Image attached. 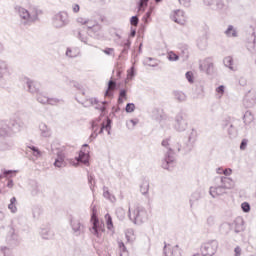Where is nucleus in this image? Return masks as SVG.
<instances>
[{
    "instance_id": "16",
    "label": "nucleus",
    "mask_w": 256,
    "mask_h": 256,
    "mask_svg": "<svg viewBox=\"0 0 256 256\" xmlns=\"http://www.w3.org/2000/svg\"><path fill=\"white\" fill-rule=\"evenodd\" d=\"M26 88L29 91V93H32V95H37L41 92V85L33 80H27L26 81Z\"/></svg>"
},
{
    "instance_id": "36",
    "label": "nucleus",
    "mask_w": 256,
    "mask_h": 256,
    "mask_svg": "<svg viewBox=\"0 0 256 256\" xmlns=\"http://www.w3.org/2000/svg\"><path fill=\"white\" fill-rule=\"evenodd\" d=\"M149 5V0H139L137 3L138 13H144Z\"/></svg>"
},
{
    "instance_id": "57",
    "label": "nucleus",
    "mask_w": 256,
    "mask_h": 256,
    "mask_svg": "<svg viewBox=\"0 0 256 256\" xmlns=\"http://www.w3.org/2000/svg\"><path fill=\"white\" fill-rule=\"evenodd\" d=\"M126 113H133L135 111V104L134 103H128L125 107Z\"/></svg>"
},
{
    "instance_id": "11",
    "label": "nucleus",
    "mask_w": 256,
    "mask_h": 256,
    "mask_svg": "<svg viewBox=\"0 0 256 256\" xmlns=\"http://www.w3.org/2000/svg\"><path fill=\"white\" fill-rule=\"evenodd\" d=\"M88 35L93 37V39H103L105 34L103 33V29L99 24L88 25Z\"/></svg>"
},
{
    "instance_id": "47",
    "label": "nucleus",
    "mask_w": 256,
    "mask_h": 256,
    "mask_svg": "<svg viewBox=\"0 0 256 256\" xmlns=\"http://www.w3.org/2000/svg\"><path fill=\"white\" fill-rule=\"evenodd\" d=\"M123 99H127V90L121 89L118 97V105L123 104Z\"/></svg>"
},
{
    "instance_id": "2",
    "label": "nucleus",
    "mask_w": 256,
    "mask_h": 256,
    "mask_svg": "<svg viewBox=\"0 0 256 256\" xmlns=\"http://www.w3.org/2000/svg\"><path fill=\"white\" fill-rule=\"evenodd\" d=\"M170 141L171 137H168L161 142L162 147L167 149L164 159L162 160V169H166L167 171H171L173 167H175V150L169 146Z\"/></svg>"
},
{
    "instance_id": "63",
    "label": "nucleus",
    "mask_w": 256,
    "mask_h": 256,
    "mask_svg": "<svg viewBox=\"0 0 256 256\" xmlns=\"http://www.w3.org/2000/svg\"><path fill=\"white\" fill-rule=\"evenodd\" d=\"M1 253L4 256H15V255H13V253H11V250H9L7 247L2 248Z\"/></svg>"
},
{
    "instance_id": "9",
    "label": "nucleus",
    "mask_w": 256,
    "mask_h": 256,
    "mask_svg": "<svg viewBox=\"0 0 256 256\" xmlns=\"http://www.w3.org/2000/svg\"><path fill=\"white\" fill-rule=\"evenodd\" d=\"M200 71H204L207 75H213L215 73V64L213 58L208 57L199 64Z\"/></svg>"
},
{
    "instance_id": "41",
    "label": "nucleus",
    "mask_w": 256,
    "mask_h": 256,
    "mask_svg": "<svg viewBox=\"0 0 256 256\" xmlns=\"http://www.w3.org/2000/svg\"><path fill=\"white\" fill-rule=\"evenodd\" d=\"M200 199H201V194L199 192L192 193L190 197V207H193V205H195V203H197V201H199Z\"/></svg>"
},
{
    "instance_id": "32",
    "label": "nucleus",
    "mask_w": 256,
    "mask_h": 256,
    "mask_svg": "<svg viewBox=\"0 0 256 256\" xmlns=\"http://www.w3.org/2000/svg\"><path fill=\"white\" fill-rule=\"evenodd\" d=\"M15 147V143L13 141H2L0 143V151H11Z\"/></svg>"
},
{
    "instance_id": "53",
    "label": "nucleus",
    "mask_w": 256,
    "mask_h": 256,
    "mask_svg": "<svg viewBox=\"0 0 256 256\" xmlns=\"http://www.w3.org/2000/svg\"><path fill=\"white\" fill-rule=\"evenodd\" d=\"M167 57L169 61H179V55H177L173 51H169Z\"/></svg>"
},
{
    "instance_id": "17",
    "label": "nucleus",
    "mask_w": 256,
    "mask_h": 256,
    "mask_svg": "<svg viewBox=\"0 0 256 256\" xmlns=\"http://www.w3.org/2000/svg\"><path fill=\"white\" fill-rule=\"evenodd\" d=\"M203 2L214 11H221L225 7L223 0H203Z\"/></svg>"
},
{
    "instance_id": "18",
    "label": "nucleus",
    "mask_w": 256,
    "mask_h": 256,
    "mask_svg": "<svg viewBox=\"0 0 256 256\" xmlns=\"http://www.w3.org/2000/svg\"><path fill=\"white\" fill-rule=\"evenodd\" d=\"M225 193H227V190L219 183L216 186H211L209 190V194L213 199H215V197L225 195Z\"/></svg>"
},
{
    "instance_id": "34",
    "label": "nucleus",
    "mask_w": 256,
    "mask_h": 256,
    "mask_svg": "<svg viewBox=\"0 0 256 256\" xmlns=\"http://www.w3.org/2000/svg\"><path fill=\"white\" fill-rule=\"evenodd\" d=\"M91 127H92L93 132L91 133V135L89 137V142L90 143L95 141V139H97V137L99 135L97 133V131L99 130V125L96 122H92V126Z\"/></svg>"
},
{
    "instance_id": "8",
    "label": "nucleus",
    "mask_w": 256,
    "mask_h": 256,
    "mask_svg": "<svg viewBox=\"0 0 256 256\" xmlns=\"http://www.w3.org/2000/svg\"><path fill=\"white\" fill-rule=\"evenodd\" d=\"M219 249V242L217 240H209L201 245L200 251L203 256H213Z\"/></svg>"
},
{
    "instance_id": "49",
    "label": "nucleus",
    "mask_w": 256,
    "mask_h": 256,
    "mask_svg": "<svg viewBox=\"0 0 256 256\" xmlns=\"http://www.w3.org/2000/svg\"><path fill=\"white\" fill-rule=\"evenodd\" d=\"M116 216L119 219V221H123L125 219V209L119 207L116 209Z\"/></svg>"
},
{
    "instance_id": "64",
    "label": "nucleus",
    "mask_w": 256,
    "mask_h": 256,
    "mask_svg": "<svg viewBox=\"0 0 256 256\" xmlns=\"http://www.w3.org/2000/svg\"><path fill=\"white\" fill-rule=\"evenodd\" d=\"M15 173H17V171H13V170H5L3 172L4 177H13V175H15Z\"/></svg>"
},
{
    "instance_id": "48",
    "label": "nucleus",
    "mask_w": 256,
    "mask_h": 256,
    "mask_svg": "<svg viewBox=\"0 0 256 256\" xmlns=\"http://www.w3.org/2000/svg\"><path fill=\"white\" fill-rule=\"evenodd\" d=\"M103 197L109 201H111V199H115V196L111 195V192H109V188L107 186L103 187Z\"/></svg>"
},
{
    "instance_id": "37",
    "label": "nucleus",
    "mask_w": 256,
    "mask_h": 256,
    "mask_svg": "<svg viewBox=\"0 0 256 256\" xmlns=\"http://www.w3.org/2000/svg\"><path fill=\"white\" fill-rule=\"evenodd\" d=\"M121 46L123 47L121 55H127V53H129V49H131V40L126 39L121 43Z\"/></svg>"
},
{
    "instance_id": "50",
    "label": "nucleus",
    "mask_w": 256,
    "mask_h": 256,
    "mask_svg": "<svg viewBox=\"0 0 256 256\" xmlns=\"http://www.w3.org/2000/svg\"><path fill=\"white\" fill-rule=\"evenodd\" d=\"M105 219H106L107 229L111 231V229H113V218H111V215L106 214Z\"/></svg>"
},
{
    "instance_id": "10",
    "label": "nucleus",
    "mask_w": 256,
    "mask_h": 256,
    "mask_svg": "<svg viewBox=\"0 0 256 256\" xmlns=\"http://www.w3.org/2000/svg\"><path fill=\"white\" fill-rule=\"evenodd\" d=\"M70 227L75 237H79L80 235H83V233H85V225H83L79 219L71 218Z\"/></svg>"
},
{
    "instance_id": "42",
    "label": "nucleus",
    "mask_w": 256,
    "mask_h": 256,
    "mask_svg": "<svg viewBox=\"0 0 256 256\" xmlns=\"http://www.w3.org/2000/svg\"><path fill=\"white\" fill-rule=\"evenodd\" d=\"M118 247L120 250V256H129V251H127V246H125V243L118 242Z\"/></svg>"
},
{
    "instance_id": "62",
    "label": "nucleus",
    "mask_w": 256,
    "mask_h": 256,
    "mask_svg": "<svg viewBox=\"0 0 256 256\" xmlns=\"http://www.w3.org/2000/svg\"><path fill=\"white\" fill-rule=\"evenodd\" d=\"M185 77H186L188 82L194 83L193 72H191V71L186 72Z\"/></svg>"
},
{
    "instance_id": "23",
    "label": "nucleus",
    "mask_w": 256,
    "mask_h": 256,
    "mask_svg": "<svg viewBox=\"0 0 256 256\" xmlns=\"http://www.w3.org/2000/svg\"><path fill=\"white\" fill-rule=\"evenodd\" d=\"M234 233H243L245 231V220L242 217H238L233 222Z\"/></svg>"
},
{
    "instance_id": "13",
    "label": "nucleus",
    "mask_w": 256,
    "mask_h": 256,
    "mask_svg": "<svg viewBox=\"0 0 256 256\" xmlns=\"http://www.w3.org/2000/svg\"><path fill=\"white\" fill-rule=\"evenodd\" d=\"M163 256H181V250L179 249V245L171 248L170 244L164 242Z\"/></svg>"
},
{
    "instance_id": "52",
    "label": "nucleus",
    "mask_w": 256,
    "mask_h": 256,
    "mask_svg": "<svg viewBox=\"0 0 256 256\" xmlns=\"http://www.w3.org/2000/svg\"><path fill=\"white\" fill-rule=\"evenodd\" d=\"M30 149L34 157H36L37 159L41 157L42 153H41V150H39V148H37L36 146H30Z\"/></svg>"
},
{
    "instance_id": "7",
    "label": "nucleus",
    "mask_w": 256,
    "mask_h": 256,
    "mask_svg": "<svg viewBox=\"0 0 256 256\" xmlns=\"http://www.w3.org/2000/svg\"><path fill=\"white\" fill-rule=\"evenodd\" d=\"M52 25L55 29H63L69 25V14L65 11H61L55 14L52 18Z\"/></svg>"
},
{
    "instance_id": "4",
    "label": "nucleus",
    "mask_w": 256,
    "mask_h": 256,
    "mask_svg": "<svg viewBox=\"0 0 256 256\" xmlns=\"http://www.w3.org/2000/svg\"><path fill=\"white\" fill-rule=\"evenodd\" d=\"M128 217L134 225H143V223H147V219H149V214L147 210L143 206H136L134 209L129 208Z\"/></svg>"
},
{
    "instance_id": "35",
    "label": "nucleus",
    "mask_w": 256,
    "mask_h": 256,
    "mask_svg": "<svg viewBox=\"0 0 256 256\" xmlns=\"http://www.w3.org/2000/svg\"><path fill=\"white\" fill-rule=\"evenodd\" d=\"M224 33L226 37H238L237 28L233 27V25H229Z\"/></svg>"
},
{
    "instance_id": "60",
    "label": "nucleus",
    "mask_w": 256,
    "mask_h": 256,
    "mask_svg": "<svg viewBox=\"0 0 256 256\" xmlns=\"http://www.w3.org/2000/svg\"><path fill=\"white\" fill-rule=\"evenodd\" d=\"M66 57H70V59H75V57H79V54H73V50H71V48H67Z\"/></svg>"
},
{
    "instance_id": "58",
    "label": "nucleus",
    "mask_w": 256,
    "mask_h": 256,
    "mask_svg": "<svg viewBox=\"0 0 256 256\" xmlns=\"http://www.w3.org/2000/svg\"><path fill=\"white\" fill-rule=\"evenodd\" d=\"M77 37H78V39H79L82 43H85V45H88L87 36H86V35H84V34L81 33V32H78Z\"/></svg>"
},
{
    "instance_id": "33",
    "label": "nucleus",
    "mask_w": 256,
    "mask_h": 256,
    "mask_svg": "<svg viewBox=\"0 0 256 256\" xmlns=\"http://www.w3.org/2000/svg\"><path fill=\"white\" fill-rule=\"evenodd\" d=\"M206 227L208 229H215L217 227V217L210 215L206 218Z\"/></svg>"
},
{
    "instance_id": "28",
    "label": "nucleus",
    "mask_w": 256,
    "mask_h": 256,
    "mask_svg": "<svg viewBox=\"0 0 256 256\" xmlns=\"http://www.w3.org/2000/svg\"><path fill=\"white\" fill-rule=\"evenodd\" d=\"M115 89H117V82H115L113 80H109L108 87H107V90L105 92V97H108L109 99H112V97L115 93Z\"/></svg>"
},
{
    "instance_id": "26",
    "label": "nucleus",
    "mask_w": 256,
    "mask_h": 256,
    "mask_svg": "<svg viewBox=\"0 0 256 256\" xmlns=\"http://www.w3.org/2000/svg\"><path fill=\"white\" fill-rule=\"evenodd\" d=\"M183 13L184 12L182 10H176L174 15L171 17L172 21L178 25H185V16H183Z\"/></svg>"
},
{
    "instance_id": "24",
    "label": "nucleus",
    "mask_w": 256,
    "mask_h": 256,
    "mask_svg": "<svg viewBox=\"0 0 256 256\" xmlns=\"http://www.w3.org/2000/svg\"><path fill=\"white\" fill-rule=\"evenodd\" d=\"M256 103V99H255V94L248 92L243 100V105L246 106L247 108H251L254 107Z\"/></svg>"
},
{
    "instance_id": "21",
    "label": "nucleus",
    "mask_w": 256,
    "mask_h": 256,
    "mask_svg": "<svg viewBox=\"0 0 256 256\" xmlns=\"http://www.w3.org/2000/svg\"><path fill=\"white\" fill-rule=\"evenodd\" d=\"M89 101L91 105H97L95 109H98L99 111H101V113H105L107 111V105H109V102L107 101L99 102V99L97 98H91Z\"/></svg>"
},
{
    "instance_id": "43",
    "label": "nucleus",
    "mask_w": 256,
    "mask_h": 256,
    "mask_svg": "<svg viewBox=\"0 0 256 256\" xmlns=\"http://www.w3.org/2000/svg\"><path fill=\"white\" fill-rule=\"evenodd\" d=\"M39 193H41V191L39 190V184L35 182L31 185L30 194L32 195V197H37Z\"/></svg>"
},
{
    "instance_id": "38",
    "label": "nucleus",
    "mask_w": 256,
    "mask_h": 256,
    "mask_svg": "<svg viewBox=\"0 0 256 256\" xmlns=\"http://www.w3.org/2000/svg\"><path fill=\"white\" fill-rule=\"evenodd\" d=\"M36 99L38 103H41L42 105H47L49 102V97L45 96L41 91L36 94Z\"/></svg>"
},
{
    "instance_id": "31",
    "label": "nucleus",
    "mask_w": 256,
    "mask_h": 256,
    "mask_svg": "<svg viewBox=\"0 0 256 256\" xmlns=\"http://www.w3.org/2000/svg\"><path fill=\"white\" fill-rule=\"evenodd\" d=\"M40 235H41L42 239L49 240V239H53V237H55V232H53L49 228H41Z\"/></svg>"
},
{
    "instance_id": "55",
    "label": "nucleus",
    "mask_w": 256,
    "mask_h": 256,
    "mask_svg": "<svg viewBox=\"0 0 256 256\" xmlns=\"http://www.w3.org/2000/svg\"><path fill=\"white\" fill-rule=\"evenodd\" d=\"M130 24L132 25V27H137V25H139V16L138 15L132 16L130 18Z\"/></svg>"
},
{
    "instance_id": "22",
    "label": "nucleus",
    "mask_w": 256,
    "mask_h": 256,
    "mask_svg": "<svg viewBox=\"0 0 256 256\" xmlns=\"http://www.w3.org/2000/svg\"><path fill=\"white\" fill-rule=\"evenodd\" d=\"M38 129H39L40 135L45 139L53 135V131L51 130V127H48L44 122L39 124Z\"/></svg>"
},
{
    "instance_id": "14",
    "label": "nucleus",
    "mask_w": 256,
    "mask_h": 256,
    "mask_svg": "<svg viewBox=\"0 0 256 256\" xmlns=\"http://www.w3.org/2000/svg\"><path fill=\"white\" fill-rule=\"evenodd\" d=\"M77 161L84 165H89V144H84L79 152V156L76 158Z\"/></svg>"
},
{
    "instance_id": "59",
    "label": "nucleus",
    "mask_w": 256,
    "mask_h": 256,
    "mask_svg": "<svg viewBox=\"0 0 256 256\" xmlns=\"http://www.w3.org/2000/svg\"><path fill=\"white\" fill-rule=\"evenodd\" d=\"M152 13H153V8H150V9L146 12L145 16L142 18L143 21H144V23H148L147 20H148V19H151Z\"/></svg>"
},
{
    "instance_id": "40",
    "label": "nucleus",
    "mask_w": 256,
    "mask_h": 256,
    "mask_svg": "<svg viewBox=\"0 0 256 256\" xmlns=\"http://www.w3.org/2000/svg\"><path fill=\"white\" fill-rule=\"evenodd\" d=\"M253 114L249 111H246L244 116H243V121L246 125H251V123H253Z\"/></svg>"
},
{
    "instance_id": "54",
    "label": "nucleus",
    "mask_w": 256,
    "mask_h": 256,
    "mask_svg": "<svg viewBox=\"0 0 256 256\" xmlns=\"http://www.w3.org/2000/svg\"><path fill=\"white\" fill-rule=\"evenodd\" d=\"M241 209L243 213H249V211H251V205L248 202H243L241 204Z\"/></svg>"
},
{
    "instance_id": "56",
    "label": "nucleus",
    "mask_w": 256,
    "mask_h": 256,
    "mask_svg": "<svg viewBox=\"0 0 256 256\" xmlns=\"http://www.w3.org/2000/svg\"><path fill=\"white\" fill-rule=\"evenodd\" d=\"M32 215H33L34 219H37V217H39V215H41V209L37 206H34L32 209Z\"/></svg>"
},
{
    "instance_id": "25",
    "label": "nucleus",
    "mask_w": 256,
    "mask_h": 256,
    "mask_svg": "<svg viewBox=\"0 0 256 256\" xmlns=\"http://www.w3.org/2000/svg\"><path fill=\"white\" fill-rule=\"evenodd\" d=\"M65 165H67L65 162V153H63V151H58L57 157L54 161V167L61 169V167H65Z\"/></svg>"
},
{
    "instance_id": "51",
    "label": "nucleus",
    "mask_w": 256,
    "mask_h": 256,
    "mask_svg": "<svg viewBox=\"0 0 256 256\" xmlns=\"http://www.w3.org/2000/svg\"><path fill=\"white\" fill-rule=\"evenodd\" d=\"M112 123H113V121L111 120V118H107L106 123H104V129H105V131H107L108 135H111V124Z\"/></svg>"
},
{
    "instance_id": "12",
    "label": "nucleus",
    "mask_w": 256,
    "mask_h": 256,
    "mask_svg": "<svg viewBox=\"0 0 256 256\" xmlns=\"http://www.w3.org/2000/svg\"><path fill=\"white\" fill-rule=\"evenodd\" d=\"M216 183L223 186V188L228 191V189H233L235 186V182L233 179L227 177V176H218L215 178Z\"/></svg>"
},
{
    "instance_id": "30",
    "label": "nucleus",
    "mask_w": 256,
    "mask_h": 256,
    "mask_svg": "<svg viewBox=\"0 0 256 256\" xmlns=\"http://www.w3.org/2000/svg\"><path fill=\"white\" fill-rule=\"evenodd\" d=\"M226 127H228V135L230 139H235V137H237V128H235V126L229 122L223 124V129Z\"/></svg>"
},
{
    "instance_id": "1",
    "label": "nucleus",
    "mask_w": 256,
    "mask_h": 256,
    "mask_svg": "<svg viewBox=\"0 0 256 256\" xmlns=\"http://www.w3.org/2000/svg\"><path fill=\"white\" fill-rule=\"evenodd\" d=\"M15 9L21 19L22 25L37 23V21H39V15L42 13V11L38 8H32L29 11L21 6H16Z\"/></svg>"
},
{
    "instance_id": "6",
    "label": "nucleus",
    "mask_w": 256,
    "mask_h": 256,
    "mask_svg": "<svg viewBox=\"0 0 256 256\" xmlns=\"http://www.w3.org/2000/svg\"><path fill=\"white\" fill-rule=\"evenodd\" d=\"M173 127L178 133L187 131V127H189V119L185 111L181 110L176 114Z\"/></svg>"
},
{
    "instance_id": "61",
    "label": "nucleus",
    "mask_w": 256,
    "mask_h": 256,
    "mask_svg": "<svg viewBox=\"0 0 256 256\" xmlns=\"http://www.w3.org/2000/svg\"><path fill=\"white\" fill-rule=\"evenodd\" d=\"M248 143H249V140H247L246 138L242 139L240 143V150L245 151V149H247Z\"/></svg>"
},
{
    "instance_id": "15",
    "label": "nucleus",
    "mask_w": 256,
    "mask_h": 256,
    "mask_svg": "<svg viewBox=\"0 0 256 256\" xmlns=\"http://www.w3.org/2000/svg\"><path fill=\"white\" fill-rule=\"evenodd\" d=\"M196 142H197V130L192 128L188 134V144L186 147V151L188 152L193 151V147L195 146Z\"/></svg>"
},
{
    "instance_id": "44",
    "label": "nucleus",
    "mask_w": 256,
    "mask_h": 256,
    "mask_svg": "<svg viewBox=\"0 0 256 256\" xmlns=\"http://www.w3.org/2000/svg\"><path fill=\"white\" fill-rule=\"evenodd\" d=\"M15 203H17V198L12 197L10 199V204L8 205V209L11 210V213H17V206L15 205Z\"/></svg>"
},
{
    "instance_id": "20",
    "label": "nucleus",
    "mask_w": 256,
    "mask_h": 256,
    "mask_svg": "<svg viewBox=\"0 0 256 256\" xmlns=\"http://www.w3.org/2000/svg\"><path fill=\"white\" fill-rule=\"evenodd\" d=\"M246 48L248 51L252 54L256 53V35H255V29L253 28V32L250 36V39L246 42Z\"/></svg>"
},
{
    "instance_id": "3",
    "label": "nucleus",
    "mask_w": 256,
    "mask_h": 256,
    "mask_svg": "<svg viewBox=\"0 0 256 256\" xmlns=\"http://www.w3.org/2000/svg\"><path fill=\"white\" fill-rule=\"evenodd\" d=\"M11 81H13V69L9 66V62L0 59V87L5 89L11 85Z\"/></svg>"
},
{
    "instance_id": "5",
    "label": "nucleus",
    "mask_w": 256,
    "mask_h": 256,
    "mask_svg": "<svg viewBox=\"0 0 256 256\" xmlns=\"http://www.w3.org/2000/svg\"><path fill=\"white\" fill-rule=\"evenodd\" d=\"M91 223H92V227L89 228L90 233H92V235H94L95 237H97L98 239H101V236L103 235V233H105V224L101 223L99 221V218L97 217V206L96 205H92L91 206Z\"/></svg>"
},
{
    "instance_id": "39",
    "label": "nucleus",
    "mask_w": 256,
    "mask_h": 256,
    "mask_svg": "<svg viewBox=\"0 0 256 256\" xmlns=\"http://www.w3.org/2000/svg\"><path fill=\"white\" fill-rule=\"evenodd\" d=\"M223 63L225 67H228L230 71H235V68L233 67V57L227 56L223 59Z\"/></svg>"
},
{
    "instance_id": "45",
    "label": "nucleus",
    "mask_w": 256,
    "mask_h": 256,
    "mask_svg": "<svg viewBox=\"0 0 256 256\" xmlns=\"http://www.w3.org/2000/svg\"><path fill=\"white\" fill-rule=\"evenodd\" d=\"M140 193H142V195L149 193V182L145 181L140 185Z\"/></svg>"
},
{
    "instance_id": "46",
    "label": "nucleus",
    "mask_w": 256,
    "mask_h": 256,
    "mask_svg": "<svg viewBox=\"0 0 256 256\" xmlns=\"http://www.w3.org/2000/svg\"><path fill=\"white\" fill-rule=\"evenodd\" d=\"M144 65H148V67H157V62H155V58L147 57L144 59Z\"/></svg>"
},
{
    "instance_id": "19",
    "label": "nucleus",
    "mask_w": 256,
    "mask_h": 256,
    "mask_svg": "<svg viewBox=\"0 0 256 256\" xmlns=\"http://www.w3.org/2000/svg\"><path fill=\"white\" fill-rule=\"evenodd\" d=\"M8 126L10 127L11 135H15V133H19L25 127V124L21 121L11 120Z\"/></svg>"
},
{
    "instance_id": "27",
    "label": "nucleus",
    "mask_w": 256,
    "mask_h": 256,
    "mask_svg": "<svg viewBox=\"0 0 256 256\" xmlns=\"http://www.w3.org/2000/svg\"><path fill=\"white\" fill-rule=\"evenodd\" d=\"M11 126L5 122H0V137H12Z\"/></svg>"
},
{
    "instance_id": "29",
    "label": "nucleus",
    "mask_w": 256,
    "mask_h": 256,
    "mask_svg": "<svg viewBox=\"0 0 256 256\" xmlns=\"http://www.w3.org/2000/svg\"><path fill=\"white\" fill-rule=\"evenodd\" d=\"M172 95L178 103H185L187 101V94H185L183 91L180 90H174L172 92Z\"/></svg>"
}]
</instances>
